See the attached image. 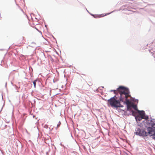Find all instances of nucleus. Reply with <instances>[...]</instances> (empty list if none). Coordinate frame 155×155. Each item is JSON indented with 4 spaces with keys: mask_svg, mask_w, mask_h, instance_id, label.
I'll return each instance as SVG.
<instances>
[{
    "mask_svg": "<svg viewBox=\"0 0 155 155\" xmlns=\"http://www.w3.org/2000/svg\"><path fill=\"white\" fill-rule=\"evenodd\" d=\"M146 123L149 126H154L155 125V120L154 119H150V120L146 121Z\"/></svg>",
    "mask_w": 155,
    "mask_h": 155,
    "instance_id": "nucleus-5",
    "label": "nucleus"
},
{
    "mask_svg": "<svg viewBox=\"0 0 155 155\" xmlns=\"http://www.w3.org/2000/svg\"><path fill=\"white\" fill-rule=\"evenodd\" d=\"M111 91H113L115 94H119L120 96L119 99L122 102L125 101L126 103L127 100H130L127 99L128 97H131L130 95V92L129 89L122 86H120L116 90H111Z\"/></svg>",
    "mask_w": 155,
    "mask_h": 155,
    "instance_id": "nucleus-1",
    "label": "nucleus"
},
{
    "mask_svg": "<svg viewBox=\"0 0 155 155\" xmlns=\"http://www.w3.org/2000/svg\"><path fill=\"white\" fill-rule=\"evenodd\" d=\"M37 80H36L33 81V84H34L35 88V87H36V82H37Z\"/></svg>",
    "mask_w": 155,
    "mask_h": 155,
    "instance_id": "nucleus-8",
    "label": "nucleus"
},
{
    "mask_svg": "<svg viewBox=\"0 0 155 155\" xmlns=\"http://www.w3.org/2000/svg\"><path fill=\"white\" fill-rule=\"evenodd\" d=\"M126 104L127 105V108L128 110L131 109V107H133L134 109L138 111V110L137 108V105L132 103L130 100H127Z\"/></svg>",
    "mask_w": 155,
    "mask_h": 155,
    "instance_id": "nucleus-4",
    "label": "nucleus"
},
{
    "mask_svg": "<svg viewBox=\"0 0 155 155\" xmlns=\"http://www.w3.org/2000/svg\"><path fill=\"white\" fill-rule=\"evenodd\" d=\"M87 12H88V10H87Z\"/></svg>",
    "mask_w": 155,
    "mask_h": 155,
    "instance_id": "nucleus-11",
    "label": "nucleus"
},
{
    "mask_svg": "<svg viewBox=\"0 0 155 155\" xmlns=\"http://www.w3.org/2000/svg\"><path fill=\"white\" fill-rule=\"evenodd\" d=\"M60 124H61L60 123V122H59V123H58V124H57V127H58L60 126Z\"/></svg>",
    "mask_w": 155,
    "mask_h": 155,
    "instance_id": "nucleus-9",
    "label": "nucleus"
},
{
    "mask_svg": "<svg viewBox=\"0 0 155 155\" xmlns=\"http://www.w3.org/2000/svg\"><path fill=\"white\" fill-rule=\"evenodd\" d=\"M132 114H133L134 112V111L133 110H132Z\"/></svg>",
    "mask_w": 155,
    "mask_h": 155,
    "instance_id": "nucleus-10",
    "label": "nucleus"
},
{
    "mask_svg": "<svg viewBox=\"0 0 155 155\" xmlns=\"http://www.w3.org/2000/svg\"><path fill=\"white\" fill-rule=\"evenodd\" d=\"M87 12H88V10H87Z\"/></svg>",
    "mask_w": 155,
    "mask_h": 155,
    "instance_id": "nucleus-12",
    "label": "nucleus"
},
{
    "mask_svg": "<svg viewBox=\"0 0 155 155\" xmlns=\"http://www.w3.org/2000/svg\"><path fill=\"white\" fill-rule=\"evenodd\" d=\"M135 119L137 120L140 121L142 120V119H145V118H142V117H141L139 115H138L137 116L135 117Z\"/></svg>",
    "mask_w": 155,
    "mask_h": 155,
    "instance_id": "nucleus-7",
    "label": "nucleus"
},
{
    "mask_svg": "<svg viewBox=\"0 0 155 155\" xmlns=\"http://www.w3.org/2000/svg\"><path fill=\"white\" fill-rule=\"evenodd\" d=\"M148 133L142 129L137 128L134 134L143 137L147 136V134H149L150 136H152V138L155 140V127H148L147 128Z\"/></svg>",
    "mask_w": 155,
    "mask_h": 155,
    "instance_id": "nucleus-2",
    "label": "nucleus"
},
{
    "mask_svg": "<svg viewBox=\"0 0 155 155\" xmlns=\"http://www.w3.org/2000/svg\"><path fill=\"white\" fill-rule=\"evenodd\" d=\"M137 112L139 114V116L142 117V118H145V119L146 120L148 119V117L145 115L144 111L138 110Z\"/></svg>",
    "mask_w": 155,
    "mask_h": 155,
    "instance_id": "nucleus-6",
    "label": "nucleus"
},
{
    "mask_svg": "<svg viewBox=\"0 0 155 155\" xmlns=\"http://www.w3.org/2000/svg\"><path fill=\"white\" fill-rule=\"evenodd\" d=\"M87 12H88V10H87Z\"/></svg>",
    "mask_w": 155,
    "mask_h": 155,
    "instance_id": "nucleus-13",
    "label": "nucleus"
},
{
    "mask_svg": "<svg viewBox=\"0 0 155 155\" xmlns=\"http://www.w3.org/2000/svg\"><path fill=\"white\" fill-rule=\"evenodd\" d=\"M120 99H118L116 96L111 97L107 101L108 104L111 107L116 108L123 107V106L120 104Z\"/></svg>",
    "mask_w": 155,
    "mask_h": 155,
    "instance_id": "nucleus-3",
    "label": "nucleus"
}]
</instances>
